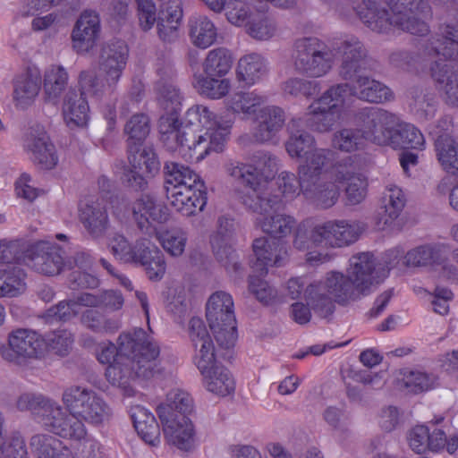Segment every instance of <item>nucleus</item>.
I'll list each match as a JSON object with an SVG mask.
<instances>
[{
    "label": "nucleus",
    "mask_w": 458,
    "mask_h": 458,
    "mask_svg": "<svg viewBox=\"0 0 458 458\" xmlns=\"http://www.w3.org/2000/svg\"><path fill=\"white\" fill-rule=\"evenodd\" d=\"M120 352L123 360L109 365L106 370L107 380L133 395L131 382L136 378H150L160 372L159 346L142 328L120 335Z\"/></svg>",
    "instance_id": "obj_1"
},
{
    "label": "nucleus",
    "mask_w": 458,
    "mask_h": 458,
    "mask_svg": "<svg viewBox=\"0 0 458 458\" xmlns=\"http://www.w3.org/2000/svg\"><path fill=\"white\" fill-rule=\"evenodd\" d=\"M251 160L253 165L230 162L226 165L227 173L242 183L246 190L242 197V204L252 212H267L282 206V199L273 194L268 181L277 172L276 157L266 151H256Z\"/></svg>",
    "instance_id": "obj_2"
},
{
    "label": "nucleus",
    "mask_w": 458,
    "mask_h": 458,
    "mask_svg": "<svg viewBox=\"0 0 458 458\" xmlns=\"http://www.w3.org/2000/svg\"><path fill=\"white\" fill-rule=\"evenodd\" d=\"M337 50L342 55L339 76L358 85L360 99L370 103H383L393 98V93L388 87L369 77V72L377 68V62L368 55L366 47L358 38L352 36L344 39Z\"/></svg>",
    "instance_id": "obj_3"
},
{
    "label": "nucleus",
    "mask_w": 458,
    "mask_h": 458,
    "mask_svg": "<svg viewBox=\"0 0 458 458\" xmlns=\"http://www.w3.org/2000/svg\"><path fill=\"white\" fill-rule=\"evenodd\" d=\"M331 156L329 149L314 148L306 152L298 166L302 194L322 208L334 206L340 194L328 172Z\"/></svg>",
    "instance_id": "obj_4"
},
{
    "label": "nucleus",
    "mask_w": 458,
    "mask_h": 458,
    "mask_svg": "<svg viewBox=\"0 0 458 458\" xmlns=\"http://www.w3.org/2000/svg\"><path fill=\"white\" fill-rule=\"evenodd\" d=\"M192 398L189 394L175 391L167 394V403L157 408L165 433L182 450H188L193 437V425L188 415L192 411Z\"/></svg>",
    "instance_id": "obj_5"
},
{
    "label": "nucleus",
    "mask_w": 458,
    "mask_h": 458,
    "mask_svg": "<svg viewBox=\"0 0 458 458\" xmlns=\"http://www.w3.org/2000/svg\"><path fill=\"white\" fill-rule=\"evenodd\" d=\"M138 16L142 30H149L157 23V32L163 43H174L177 40L178 27L182 18V3L179 0H169L160 5L157 15V8L152 0H136Z\"/></svg>",
    "instance_id": "obj_6"
},
{
    "label": "nucleus",
    "mask_w": 458,
    "mask_h": 458,
    "mask_svg": "<svg viewBox=\"0 0 458 458\" xmlns=\"http://www.w3.org/2000/svg\"><path fill=\"white\" fill-rule=\"evenodd\" d=\"M292 58L295 71L308 78H320L329 72L334 59L329 47L316 37L295 39Z\"/></svg>",
    "instance_id": "obj_7"
},
{
    "label": "nucleus",
    "mask_w": 458,
    "mask_h": 458,
    "mask_svg": "<svg viewBox=\"0 0 458 458\" xmlns=\"http://www.w3.org/2000/svg\"><path fill=\"white\" fill-rule=\"evenodd\" d=\"M206 310V317L217 344L223 349H230L237 336L232 296L222 291L213 293Z\"/></svg>",
    "instance_id": "obj_8"
},
{
    "label": "nucleus",
    "mask_w": 458,
    "mask_h": 458,
    "mask_svg": "<svg viewBox=\"0 0 458 458\" xmlns=\"http://www.w3.org/2000/svg\"><path fill=\"white\" fill-rule=\"evenodd\" d=\"M390 8V29L395 27L416 36L430 31L427 22L432 17L431 7L426 0H387Z\"/></svg>",
    "instance_id": "obj_9"
},
{
    "label": "nucleus",
    "mask_w": 458,
    "mask_h": 458,
    "mask_svg": "<svg viewBox=\"0 0 458 458\" xmlns=\"http://www.w3.org/2000/svg\"><path fill=\"white\" fill-rule=\"evenodd\" d=\"M45 351V337L36 330L23 327L11 330L7 335V344L0 347L1 357L17 365L41 358Z\"/></svg>",
    "instance_id": "obj_10"
},
{
    "label": "nucleus",
    "mask_w": 458,
    "mask_h": 458,
    "mask_svg": "<svg viewBox=\"0 0 458 458\" xmlns=\"http://www.w3.org/2000/svg\"><path fill=\"white\" fill-rule=\"evenodd\" d=\"M64 253L56 243L42 241L26 249L22 253V261L38 273L56 276L64 267H72L71 260L64 261Z\"/></svg>",
    "instance_id": "obj_11"
},
{
    "label": "nucleus",
    "mask_w": 458,
    "mask_h": 458,
    "mask_svg": "<svg viewBox=\"0 0 458 458\" xmlns=\"http://www.w3.org/2000/svg\"><path fill=\"white\" fill-rule=\"evenodd\" d=\"M353 118L355 123L361 127L367 140L382 146H386L389 136L397 124L395 114L376 106L358 109Z\"/></svg>",
    "instance_id": "obj_12"
},
{
    "label": "nucleus",
    "mask_w": 458,
    "mask_h": 458,
    "mask_svg": "<svg viewBox=\"0 0 458 458\" xmlns=\"http://www.w3.org/2000/svg\"><path fill=\"white\" fill-rule=\"evenodd\" d=\"M314 246L343 247L356 242L363 230L359 223L328 221L312 228Z\"/></svg>",
    "instance_id": "obj_13"
},
{
    "label": "nucleus",
    "mask_w": 458,
    "mask_h": 458,
    "mask_svg": "<svg viewBox=\"0 0 458 458\" xmlns=\"http://www.w3.org/2000/svg\"><path fill=\"white\" fill-rule=\"evenodd\" d=\"M166 199L183 216H191L203 211L207 204V187L203 181L194 185L167 189Z\"/></svg>",
    "instance_id": "obj_14"
},
{
    "label": "nucleus",
    "mask_w": 458,
    "mask_h": 458,
    "mask_svg": "<svg viewBox=\"0 0 458 458\" xmlns=\"http://www.w3.org/2000/svg\"><path fill=\"white\" fill-rule=\"evenodd\" d=\"M24 147L30 153V158L40 169H53L58 161L55 146L49 140L44 127L35 124L29 128Z\"/></svg>",
    "instance_id": "obj_15"
},
{
    "label": "nucleus",
    "mask_w": 458,
    "mask_h": 458,
    "mask_svg": "<svg viewBox=\"0 0 458 458\" xmlns=\"http://www.w3.org/2000/svg\"><path fill=\"white\" fill-rule=\"evenodd\" d=\"M252 250L255 260L250 259V266L259 276L266 275L268 267L283 266L288 257L287 247L282 240L258 238L252 243Z\"/></svg>",
    "instance_id": "obj_16"
},
{
    "label": "nucleus",
    "mask_w": 458,
    "mask_h": 458,
    "mask_svg": "<svg viewBox=\"0 0 458 458\" xmlns=\"http://www.w3.org/2000/svg\"><path fill=\"white\" fill-rule=\"evenodd\" d=\"M131 208L133 221L145 233L155 230L152 223L164 224L169 218L167 208L150 194H141L131 203Z\"/></svg>",
    "instance_id": "obj_17"
},
{
    "label": "nucleus",
    "mask_w": 458,
    "mask_h": 458,
    "mask_svg": "<svg viewBox=\"0 0 458 458\" xmlns=\"http://www.w3.org/2000/svg\"><path fill=\"white\" fill-rule=\"evenodd\" d=\"M415 55L420 59V68L428 64L431 65L434 63L433 59L438 55L450 59L458 58V39L452 38L450 41L447 38H443L439 28L436 36L419 42Z\"/></svg>",
    "instance_id": "obj_18"
},
{
    "label": "nucleus",
    "mask_w": 458,
    "mask_h": 458,
    "mask_svg": "<svg viewBox=\"0 0 458 458\" xmlns=\"http://www.w3.org/2000/svg\"><path fill=\"white\" fill-rule=\"evenodd\" d=\"M80 220L93 239L105 236L109 227L106 205L99 199H89L80 205Z\"/></svg>",
    "instance_id": "obj_19"
},
{
    "label": "nucleus",
    "mask_w": 458,
    "mask_h": 458,
    "mask_svg": "<svg viewBox=\"0 0 458 458\" xmlns=\"http://www.w3.org/2000/svg\"><path fill=\"white\" fill-rule=\"evenodd\" d=\"M429 70L445 104L458 107V64H449L439 59L431 64Z\"/></svg>",
    "instance_id": "obj_20"
},
{
    "label": "nucleus",
    "mask_w": 458,
    "mask_h": 458,
    "mask_svg": "<svg viewBox=\"0 0 458 458\" xmlns=\"http://www.w3.org/2000/svg\"><path fill=\"white\" fill-rule=\"evenodd\" d=\"M128 48L122 40L105 44L99 55V68L106 74V81L115 84L126 65Z\"/></svg>",
    "instance_id": "obj_21"
},
{
    "label": "nucleus",
    "mask_w": 458,
    "mask_h": 458,
    "mask_svg": "<svg viewBox=\"0 0 458 458\" xmlns=\"http://www.w3.org/2000/svg\"><path fill=\"white\" fill-rule=\"evenodd\" d=\"M257 127L254 138L264 143L272 140L282 130L285 122L284 111L276 106H263L254 117Z\"/></svg>",
    "instance_id": "obj_22"
},
{
    "label": "nucleus",
    "mask_w": 458,
    "mask_h": 458,
    "mask_svg": "<svg viewBox=\"0 0 458 458\" xmlns=\"http://www.w3.org/2000/svg\"><path fill=\"white\" fill-rule=\"evenodd\" d=\"M319 283L327 288V291L334 301L341 305H346L366 296L348 273L344 276L339 272H331L325 282Z\"/></svg>",
    "instance_id": "obj_23"
},
{
    "label": "nucleus",
    "mask_w": 458,
    "mask_h": 458,
    "mask_svg": "<svg viewBox=\"0 0 458 458\" xmlns=\"http://www.w3.org/2000/svg\"><path fill=\"white\" fill-rule=\"evenodd\" d=\"M347 273L366 295L370 293L374 284H378L376 259L369 252L352 256Z\"/></svg>",
    "instance_id": "obj_24"
},
{
    "label": "nucleus",
    "mask_w": 458,
    "mask_h": 458,
    "mask_svg": "<svg viewBox=\"0 0 458 458\" xmlns=\"http://www.w3.org/2000/svg\"><path fill=\"white\" fill-rule=\"evenodd\" d=\"M148 242V239L141 237L131 243L122 233L115 232L109 235L107 246L115 259L126 264H135L143 259Z\"/></svg>",
    "instance_id": "obj_25"
},
{
    "label": "nucleus",
    "mask_w": 458,
    "mask_h": 458,
    "mask_svg": "<svg viewBox=\"0 0 458 458\" xmlns=\"http://www.w3.org/2000/svg\"><path fill=\"white\" fill-rule=\"evenodd\" d=\"M404 264L407 267H423L428 265H442L446 275L451 277L456 276V267L445 263L444 250L437 245H421L409 250L404 256Z\"/></svg>",
    "instance_id": "obj_26"
},
{
    "label": "nucleus",
    "mask_w": 458,
    "mask_h": 458,
    "mask_svg": "<svg viewBox=\"0 0 458 458\" xmlns=\"http://www.w3.org/2000/svg\"><path fill=\"white\" fill-rule=\"evenodd\" d=\"M189 336L195 349L199 347L196 356L199 369H205L208 362L215 360V348L205 323L199 318H192L189 322Z\"/></svg>",
    "instance_id": "obj_27"
},
{
    "label": "nucleus",
    "mask_w": 458,
    "mask_h": 458,
    "mask_svg": "<svg viewBox=\"0 0 458 458\" xmlns=\"http://www.w3.org/2000/svg\"><path fill=\"white\" fill-rule=\"evenodd\" d=\"M98 33V16L92 12H84L72 30L73 47L77 52H88L95 46Z\"/></svg>",
    "instance_id": "obj_28"
},
{
    "label": "nucleus",
    "mask_w": 458,
    "mask_h": 458,
    "mask_svg": "<svg viewBox=\"0 0 458 458\" xmlns=\"http://www.w3.org/2000/svg\"><path fill=\"white\" fill-rule=\"evenodd\" d=\"M204 377L206 387L217 395L226 396L235 388L234 380L230 371L216 360L208 362L205 369H199Z\"/></svg>",
    "instance_id": "obj_29"
},
{
    "label": "nucleus",
    "mask_w": 458,
    "mask_h": 458,
    "mask_svg": "<svg viewBox=\"0 0 458 458\" xmlns=\"http://www.w3.org/2000/svg\"><path fill=\"white\" fill-rule=\"evenodd\" d=\"M355 12L371 30L385 33L390 30L389 13L379 6V0H361Z\"/></svg>",
    "instance_id": "obj_30"
},
{
    "label": "nucleus",
    "mask_w": 458,
    "mask_h": 458,
    "mask_svg": "<svg viewBox=\"0 0 458 458\" xmlns=\"http://www.w3.org/2000/svg\"><path fill=\"white\" fill-rule=\"evenodd\" d=\"M283 207L282 202V206L277 209L271 208L267 212H257L263 216L259 220L261 230L274 240H281L289 235L296 225L293 216L277 213Z\"/></svg>",
    "instance_id": "obj_31"
},
{
    "label": "nucleus",
    "mask_w": 458,
    "mask_h": 458,
    "mask_svg": "<svg viewBox=\"0 0 458 458\" xmlns=\"http://www.w3.org/2000/svg\"><path fill=\"white\" fill-rule=\"evenodd\" d=\"M67 71L61 65H51L43 77L44 100L56 105L68 87Z\"/></svg>",
    "instance_id": "obj_32"
},
{
    "label": "nucleus",
    "mask_w": 458,
    "mask_h": 458,
    "mask_svg": "<svg viewBox=\"0 0 458 458\" xmlns=\"http://www.w3.org/2000/svg\"><path fill=\"white\" fill-rule=\"evenodd\" d=\"M42 83L41 76L36 70L29 69L18 77L13 84V99L16 106L25 108L38 96Z\"/></svg>",
    "instance_id": "obj_33"
},
{
    "label": "nucleus",
    "mask_w": 458,
    "mask_h": 458,
    "mask_svg": "<svg viewBox=\"0 0 458 458\" xmlns=\"http://www.w3.org/2000/svg\"><path fill=\"white\" fill-rule=\"evenodd\" d=\"M267 72L266 59L258 53H250L240 58L236 75L239 81L251 86L265 77Z\"/></svg>",
    "instance_id": "obj_34"
},
{
    "label": "nucleus",
    "mask_w": 458,
    "mask_h": 458,
    "mask_svg": "<svg viewBox=\"0 0 458 458\" xmlns=\"http://www.w3.org/2000/svg\"><path fill=\"white\" fill-rule=\"evenodd\" d=\"M131 418L138 435L146 443L155 445L159 441V426L154 415L146 408L140 405L132 406Z\"/></svg>",
    "instance_id": "obj_35"
},
{
    "label": "nucleus",
    "mask_w": 458,
    "mask_h": 458,
    "mask_svg": "<svg viewBox=\"0 0 458 458\" xmlns=\"http://www.w3.org/2000/svg\"><path fill=\"white\" fill-rule=\"evenodd\" d=\"M189 36L194 46L207 48L214 44L217 30L213 21L205 15H193L188 21Z\"/></svg>",
    "instance_id": "obj_36"
},
{
    "label": "nucleus",
    "mask_w": 458,
    "mask_h": 458,
    "mask_svg": "<svg viewBox=\"0 0 458 458\" xmlns=\"http://www.w3.org/2000/svg\"><path fill=\"white\" fill-rule=\"evenodd\" d=\"M158 129L160 140L168 151L174 152L185 144L186 126L178 117L161 116Z\"/></svg>",
    "instance_id": "obj_37"
},
{
    "label": "nucleus",
    "mask_w": 458,
    "mask_h": 458,
    "mask_svg": "<svg viewBox=\"0 0 458 458\" xmlns=\"http://www.w3.org/2000/svg\"><path fill=\"white\" fill-rule=\"evenodd\" d=\"M89 104L83 92L71 89L66 93L64 101L63 113L67 123L83 126L89 120Z\"/></svg>",
    "instance_id": "obj_38"
},
{
    "label": "nucleus",
    "mask_w": 458,
    "mask_h": 458,
    "mask_svg": "<svg viewBox=\"0 0 458 458\" xmlns=\"http://www.w3.org/2000/svg\"><path fill=\"white\" fill-rule=\"evenodd\" d=\"M232 126L230 121H221L213 130L205 131L199 134V140L193 147L201 150L202 158L210 151L222 152L227 140L229 130Z\"/></svg>",
    "instance_id": "obj_39"
},
{
    "label": "nucleus",
    "mask_w": 458,
    "mask_h": 458,
    "mask_svg": "<svg viewBox=\"0 0 458 458\" xmlns=\"http://www.w3.org/2000/svg\"><path fill=\"white\" fill-rule=\"evenodd\" d=\"M405 202L404 194L399 187H388L382 197V206L378 211L379 223L391 225L400 216Z\"/></svg>",
    "instance_id": "obj_40"
},
{
    "label": "nucleus",
    "mask_w": 458,
    "mask_h": 458,
    "mask_svg": "<svg viewBox=\"0 0 458 458\" xmlns=\"http://www.w3.org/2000/svg\"><path fill=\"white\" fill-rule=\"evenodd\" d=\"M164 176L165 195L167 194V189H170V187L178 188L181 185H194V183L198 184L202 181L200 176L189 166L174 161L165 163Z\"/></svg>",
    "instance_id": "obj_41"
},
{
    "label": "nucleus",
    "mask_w": 458,
    "mask_h": 458,
    "mask_svg": "<svg viewBox=\"0 0 458 458\" xmlns=\"http://www.w3.org/2000/svg\"><path fill=\"white\" fill-rule=\"evenodd\" d=\"M301 123V119H293L288 124L290 137L285 143V148L292 157H303L306 152L314 149L315 140L309 132L300 129Z\"/></svg>",
    "instance_id": "obj_42"
},
{
    "label": "nucleus",
    "mask_w": 458,
    "mask_h": 458,
    "mask_svg": "<svg viewBox=\"0 0 458 458\" xmlns=\"http://www.w3.org/2000/svg\"><path fill=\"white\" fill-rule=\"evenodd\" d=\"M320 283L310 284L305 291V298L310 309L322 318H327L335 311L334 298Z\"/></svg>",
    "instance_id": "obj_43"
},
{
    "label": "nucleus",
    "mask_w": 458,
    "mask_h": 458,
    "mask_svg": "<svg viewBox=\"0 0 458 458\" xmlns=\"http://www.w3.org/2000/svg\"><path fill=\"white\" fill-rule=\"evenodd\" d=\"M386 146L393 148H420L424 144L423 134L411 123H399L393 129Z\"/></svg>",
    "instance_id": "obj_44"
},
{
    "label": "nucleus",
    "mask_w": 458,
    "mask_h": 458,
    "mask_svg": "<svg viewBox=\"0 0 458 458\" xmlns=\"http://www.w3.org/2000/svg\"><path fill=\"white\" fill-rule=\"evenodd\" d=\"M124 133L127 136L128 152L132 153L141 147L150 131V121L143 113L135 114L126 122Z\"/></svg>",
    "instance_id": "obj_45"
},
{
    "label": "nucleus",
    "mask_w": 458,
    "mask_h": 458,
    "mask_svg": "<svg viewBox=\"0 0 458 458\" xmlns=\"http://www.w3.org/2000/svg\"><path fill=\"white\" fill-rule=\"evenodd\" d=\"M351 89L348 83L332 86L309 106V110L341 112L345 98Z\"/></svg>",
    "instance_id": "obj_46"
},
{
    "label": "nucleus",
    "mask_w": 458,
    "mask_h": 458,
    "mask_svg": "<svg viewBox=\"0 0 458 458\" xmlns=\"http://www.w3.org/2000/svg\"><path fill=\"white\" fill-rule=\"evenodd\" d=\"M112 414L109 405L94 391L78 417L81 420L99 426L108 422Z\"/></svg>",
    "instance_id": "obj_47"
},
{
    "label": "nucleus",
    "mask_w": 458,
    "mask_h": 458,
    "mask_svg": "<svg viewBox=\"0 0 458 458\" xmlns=\"http://www.w3.org/2000/svg\"><path fill=\"white\" fill-rule=\"evenodd\" d=\"M233 57L225 47L210 50L203 63V72L208 76H225L232 68Z\"/></svg>",
    "instance_id": "obj_48"
},
{
    "label": "nucleus",
    "mask_w": 458,
    "mask_h": 458,
    "mask_svg": "<svg viewBox=\"0 0 458 458\" xmlns=\"http://www.w3.org/2000/svg\"><path fill=\"white\" fill-rule=\"evenodd\" d=\"M25 274L18 267L0 269V297H15L25 290Z\"/></svg>",
    "instance_id": "obj_49"
},
{
    "label": "nucleus",
    "mask_w": 458,
    "mask_h": 458,
    "mask_svg": "<svg viewBox=\"0 0 458 458\" xmlns=\"http://www.w3.org/2000/svg\"><path fill=\"white\" fill-rule=\"evenodd\" d=\"M266 100L265 96L256 91L238 92L231 98L230 107L234 113H242L254 118Z\"/></svg>",
    "instance_id": "obj_50"
},
{
    "label": "nucleus",
    "mask_w": 458,
    "mask_h": 458,
    "mask_svg": "<svg viewBox=\"0 0 458 458\" xmlns=\"http://www.w3.org/2000/svg\"><path fill=\"white\" fill-rule=\"evenodd\" d=\"M366 140L361 129L344 128L334 133L332 144L341 151L352 152L362 148Z\"/></svg>",
    "instance_id": "obj_51"
},
{
    "label": "nucleus",
    "mask_w": 458,
    "mask_h": 458,
    "mask_svg": "<svg viewBox=\"0 0 458 458\" xmlns=\"http://www.w3.org/2000/svg\"><path fill=\"white\" fill-rule=\"evenodd\" d=\"M143 255V259L137 260L135 264L145 267L150 280H160L165 273V262L161 250L149 241L148 249Z\"/></svg>",
    "instance_id": "obj_52"
},
{
    "label": "nucleus",
    "mask_w": 458,
    "mask_h": 458,
    "mask_svg": "<svg viewBox=\"0 0 458 458\" xmlns=\"http://www.w3.org/2000/svg\"><path fill=\"white\" fill-rule=\"evenodd\" d=\"M411 102L410 104L415 114L423 120H428L435 115V95L420 88H413L411 92Z\"/></svg>",
    "instance_id": "obj_53"
},
{
    "label": "nucleus",
    "mask_w": 458,
    "mask_h": 458,
    "mask_svg": "<svg viewBox=\"0 0 458 458\" xmlns=\"http://www.w3.org/2000/svg\"><path fill=\"white\" fill-rule=\"evenodd\" d=\"M435 149L443 169L450 174L451 165L458 159V141L448 134L440 135L435 141Z\"/></svg>",
    "instance_id": "obj_54"
},
{
    "label": "nucleus",
    "mask_w": 458,
    "mask_h": 458,
    "mask_svg": "<svg viewBox=\"0 0 458 458\" xmlns=\"http://www.w3.org/2000/svg\"><path fill=\"white\" fill-rule=\"evenodd\" d=\"M129 161L132 167L141 171L146 176H154L160 170V162L152 148H138V150L129 153Z\"/></svg>",
    "instance_id": "obj_55"
},
{
    "label": "nucleus",
    "mask_w": 458,
    "mask_h": 458,
    "mask_svg": "<svg viewBox=\"0 0 458 458\" xmlns=\"http://www.w3.org/2000/svg\"><path fill=\"white\" fill-rule=\"evenodd\" d=\"M31 453L37 458H54L64 447L56 437L48 434H36L30 441Z\"/></svg>",
    "instance_id": "obj_56"
},
{
    "label": "nucleus",
    "mask_w": 458,
    "mask_h": 458,
    "mask_svg": "<svg viewBox=\"0 0 458 458\" xmlns=\"http://www.w3.org/2000/svg\"><path fill=\"white\" fill-rule=\"evenodd\" d=\"M403 376L405 387L414 394L428 391L437 383V377L435 375L419 369H404Z\"/></svg>",
    "instance_id": "obj_57"
},
{
    "label": "nucleus",
    "mask_w": 458,
    "mask_h": 458,
    "mask_svg": "<svg viewBox=\"0 0 458 458\" xmlns=\"http://www.w3.org/2000/svg\"><path fill=\"white\" fill-rule=\"evenodd\" d=\"M81 320L82 325L96 333L114 332L120 327L117 320L108 318L94 309L86 310Z\"/></svg>",
    "instance_id": "obj_58"
},
{
    "label": "nucleus",
    "mask_w": 458,
    "mask_h": 458,
    "mask_svg": "<svg viewBox=\"0 0 458 458\" xmlns=\"http://www.w3.org/2000/svg\"><path fill=\"white\" fill-rule=\"evenodd\" d=\"M93 393L87 387L72 386L64 391L62 400L67 411L78 416Z\"/></svg>",
    "instance_id": "obj_59"
},
{
    "label": "nucleus",
    "mask_w": 458,
    "mask_h": 458,
    "mask_svg": "<svg viewBox=\"0 0 458 458\" xmlns=\"http://www.w3.org/2000/svg\"><path fill=\"white\" fill-rule=\"evenodd\" d=\"M63 416L64 411L60 406L52 403H45L41 408L38 423L47 431L60 437Z\"/></svg>",
    "instance_id": "obj_60"
},
{
    "label": "nucleus",
    "mask_w": 458,
    "mask_h": 458,
    "mask_svg": "<svg viewBox=\"0 0 458 458\" xmlns=\"http://www.w3.org/2000/svg\"><path fill=\"white\" fill-rule=\"evenodd\" d=\"M216 76H200L197 79L195 87L198 91L209 98L218 99L225 97L230 89V83L227 80H217Z\"/></svg>",
    "instance_id": "obj_61"
},
{
    "label": "nucleus",
    "mask_w": 458,
    "mask_h": 458,
    "mask_svg": "<svg viewBox=\"0 0 458 458\" xmlns=\"http://www.w3.org/2000/svg\"><path fill=\"white\" fill-rule=\"evenodd\" d=\"M159 103L165 114L162 116L178 117L182 106L179 89L172 84H164L159 89Z\"/></svg>",
    "instance_id": "obj_62"
},
{
    "label": "nucleus",
    "mask_w": 458,
    "mask_h": 458,
    "mask_svg": "<svg viewBox=\"0 0 458 458\" xmlns=\"http://www.w3.org/2000/svg\"><path fill=\"white\" fill-rule=\"evenodd\" d=\"M231 242H218V240H210L214 255L227 270L239 272L242 265L238 262L235 250L233 249Z\"/></svg>",
    "instance_id": "obj_63"
},
{
    "label": "nucleus",
    "mask_w": 458,
    "mask_h": 458,
    "mask_svg": "<svg viewBox=\"0 0 458 458\" xmlns=\"http://www.w3.org/2000/svg\"><path fill=\"white\" fill-rule=\"evenodd\" d=\"M340 114L341 112L310 110L306 123L313 131L319 132L328 131L338 121Z\"/></svg>",
    "instance_id": "obj_64"
}]
</instances>
